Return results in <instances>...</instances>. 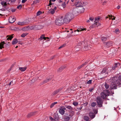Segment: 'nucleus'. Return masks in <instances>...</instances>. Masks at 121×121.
Instances as JSON below:
<instances>
[{
    "mask_svg": "<svg viewBox=\"0 0 121 121\" xmlns=\"http://www.w3.org/2000/svg\"><path fill=\"white\" fill-rule=\"evenodd\" d=\"M117 77H115L111 78L109 80V82H110V87L112 89H115L117 88V86L120 85L117 81Z\"/></svg>",
    "mask_w": 121,
    "mask_h": 121,
    "instance_id": "1",
    "label": "nucleus"
},
{
    "mask_svg": "<svg viewBox=\"0 0 121 121\" xmlns=\"http://www.w3.org/2000/svg\"><path fill=\"white\" fill-rule=\"evenodd\" d=\"M74 17L73 14L71 13H69L66 14L63 17L65 23H69Z\"/></svg>",
    "mask_w": 121,
    "mask_h": 121,
    "instance_id": "2",
    "label": "nucleus"
},
{
    "mask_svg": "<svg viewBox=\"0 0 121 121\" xmlns=\"http://www.w3.org/2000/svg\"><path fill=\"white\" fill-rule=\"evenodd\" d=\"M64 23H65V22L62 16L57 18L55 21V24L58 26H60Z\"/></svg>",
    "mask_w": 121,
    "mask_h": 121,
    "instance_id": "3",
    "label": "nucleus"
},
{
    "mask_svg": "<svg viewBox=\"0 0 121 121\" xmlns=\"http://www.w3.org/2000/svg\"><path fill=\"white\" fill-rule=\"evenodd\" d=\"M96 101L98 105V107H101L102 106L103 101L101 97L98 96L96 99Z\"/></svg>",
    "mask_w": 121,
    "mask_h": 121,
    "instance_id": "4",
    "label": "nucleus"
},
{
    "mask_svg": "<svg viewBox=\"0 0 121 121\" xmlns=\"http://www.w3.org/2000/svg\"><path fill=\"white\" fill-rule=\"evenodd\" d=\"M43 28V26L41 25H35L30 27V29L31 30H40Z\"/></svg>",
    "mask_w": 121,
    "mask_h": 121,
    "instance_id": "5",
    "label": "nucleus"
},
{
    "mask_svg": "<svg viewBox=\"0 0 121 121\" xmlns=\"http://www.w3.org/2000/svg\"><path fill=\"white\" fill-rule=\"evenodd\" d=\"M84 44V42L83 41L79 43L75 47L77 51L81 49L82 48V45H83Z\"/></svg>",
    "mask_w": 121,
    "mask_h": 121,
    "instance_id": "6",
    "label": "nucleus"
},
{
    "mask_svg": "<svg viewBox=\"0 0 121 121\" xmlns=\"http://www.w3.org/2000/svg\"><path fill=\"white\" fill-rule=\"evenodd\" d=\"M108 93L107 91H104L100 94L101 97L103 99H106L108 96Z\"/></svg>",
    "mask_w": 121,
    "mask_h": 121,
    "instance_id": "7",
    "label": "nucleus"
},
{
    "mask_svg": "<svg viewBox=\"0 0 121 121\" xmlns=\"http://www.w3.org/2000/svg\"><path fill=\"white\" fill-rule=\"evenodd\" d=\"M86 30V29L81 28H78L77 29V30H75L74 31V35H79L81 33V32L84 30Z\"/></svg>",
    "mask_w": 121,
    "mask_h": 121,
    "instance_id": "8",
    "label": "nucleus"
},
{
    "mask_svg": "<svg viewBox=\"0 0 121 121\" xmlns=\"http://www.w3.org/2000/svg\"><path fill=\"white\" fill-rule=\"evenodd\" d=\"M84 45H82V48L85 50H87L90 49L91 48L89 46V44H88L86 42H84Z\"/></svg>",
    "mask_w": 121,
    "mask_h": 121,
    "instance_id": "9",
    "label": "nucleus"
},
{
    "mask_svg": "<svg viewBox=\"0 0 121 121\" xmlns=\"http://www.w3.org/2000/svg\"><path fill=\"white\" fill-rule=\"evenodd\" d=\"M66 110V108L63 107L61 108L59 110V113L62 115H63L65 114V110Z\"/></svg>",
    "mask_w": 121,
    "mask_h": 121,
    "instance_id": "10",
    "label": "nucleus"
},
{
    "mask_svg": "<svg viewBox=\"0 0 121 121\" xmlns=\"http://www.w3.org/2000/svg\"><path fill=\"white\" fill-rule=\"evenodd\" d=\"M100 19V17L99 16L97 17H96L95 18V23L92 25V27H93L94 26L96 25L97 24L96 23H97V22L99 21V20Z\"/></svg>",
    "mask_w": 121,
    "mask_h": 121,
    "instance_id": "11",
    "label": "nucleus"
},
{
    "mask_svg": "<svg viewBox=\"0 0 121 121\" xmlns=\"http://www.w3.org/2000/svg\"><path fill=\"white\" fill-rule=\"evenodd\" d=\"M16 18L13 16L10 17L9 18V22L10 23H12L14 22Z\"/></svg>",
    "mask_w": 121,
    "mask_h": 121,
    "instance_id": "12",
    "label": "nucleus"
},
{
    "mask_svg": "<svg viewBox=\"0 0 121 121\" xmlns=\"http://www.w3.org/2000/svg\"><path fill=\"white\" fill-rule=\"evenodd\" d=\"M112 43L111 41L105 42L104 43V44L106 47H109L110 46H112Z\"/></svg>",
    "mask_w": 121,
    "mask_h": 121,
    "instance_id": "13",
    "label": "nucleus"
},
{
    "mask_svg": "<svg viewBox=\"0 0 121 121\" xmlns=\"http://www.w3.org/2000/svg\"><path fill=\"white\" fill-rule=\"evenodd\" d=\"M77 8H74L73 10V15H76L79 13Z\"/></svg>",
    "mask_w": 121,
    "mask_h": 121,
    "instance_id": "14",
    "label": "nucleus"
},
{
    "mask_svg": "<svg viewBox=\"0 0 121 121\" xmlns=\"http://www.w3.org/2000/svg\"><path fill=\"white\" fill-rule=\"evenodd\" d=\"M78 10L79 13H83L84 11V8H78Z\"/></svg>",
    "mask_w": 121,
    "mask_h": 121,
    "instance_id": "15",
    "label": "nucleus"
},
{
    "mask_svg": "<svg viewBox=\"0 0 121 121\" xmlns=\"http://www.w3.org/2000/svg\"><path fill=\"white\" fill-rule=\"evenodd\" d=\"M56 9V8H54L53 9H51L49 11V13L51 14H53L54 13Z\"/></svg>",
    "mask_w": 121,
    "mask_h": 121,
    "instance_id": "16",
    "label": "nucleus"
},
{
    "mask_svg": "<svg viewBox=\"0 0 121 121\" xmlns=\"http://www.w3.org/2000/svg\"><path fill=\"white\" fill-rule=\"evenodd\" d=\"M89 116L91 118H93L95 117V114L94 113L90 112L89 113Z\"/></svg>",
    "mask_w": 121,
    "mask_h": 121,
    "instance_id": "17",
    "label": "nucleus"
},
{
    "mask_svg": "<svg viewBox=\"0 0 121 121\" xmlns=\"http://www.w3.org/2000/svg\"><path fill=\"white\" fill-rule=\"evenodd\" d=\"M65 66H62L60 68L58 69L57 71L58 72H61L65 68Z\"/></svg>",
    "mask_w": 121,
    "mask_h": 121,
    "instance_id": "18",
    "label": "nucleus"
},
{
    "mask_svg": "<svg viewBox=\"0 0 121 121\" xmlns=\"http://www.w3.org/2000/svg\"><path fill=\"white\" fill-rule=\"evenodd\" d=\"M1 4L3 7H7L8 5H9V4H7L5 2L2 1L1 3Z\"/></svg>",
    "mask_w": 121,
    "mask_h": 121,
    "instance_id": "19",
    "label": "nucleus"
},
{
    "mask_svg": "<svg viewBox=\"0 0 121 121\" xmlns=\"http://www.w3.org/2000/svg\"><path fill=\"white\" fill-rule=\"evenodd\" d=\"M61 90V89H59L55 91L53 93V94L55 95L58 93Z\"/></svg>",
    "mask_w": 121,
    "mask_h": 121,
    "instance_id": "20",
    "label": "nucleus"
},
{
    "mask_svg": "<svg viewBox=\"0 0 121 121\" xmlns=\"http://www.w3.org/2000/svg\"><path fill=\"white\" fill-rule=\"evenodd\" d=\"M54 118L55 120H58L59 118V116L58 114L57 113H55L54 115Z\"/></svg>",
    "mask_w": 121,
    "mask_h": 121,
    "instance_id": "21",
    "label": "nucleus"
},
{
    "mask_svg": "<svg viewBox=\"0 0 121 121\" xmlns=\"http://www.w3.org/2000/svg\"><path fill=\"white\" fill-rule=\"evenodd\" d=\"M4 41L1 42L0 43V49H2V48H4V44H5Z\"/></svg>",
    "mask_w": 121,
    "mask_h": 121,
    "instance_id": "22",
    "label": "nucleus"
},
{
    "mask_svg": "<svg viewBox=\"0 0 121 121\" xmlns=\"http://www.w3.org/2000/svg\"><path fill=\"white\" fill-rule=\"evenodd\" d=\"M117 81L120 85H121V75H120L119 77H117Z\"/></svg>",
    "mask_w": 121,
    "mask_h": 121,
    "instance_id": "23",
    "label": "nucleus"
},
{
    "mask_svg": "<svg viewBox=\"0 0 121 121\" xmlns=\"http://www.w3.org/2000/svg\"><path fill=\"white\" fill-rule=\"evenodd\" d=\"M18 42V41L16 39H14L12 41V44L13 45H14L16 44Z\"/></svg>",
    "mask_w": 121,
    "mask_h": 121,
    "instance_id": "24",
    "label": "nucleus"
},
{
    "mask_svg": "<svg viewBox=\"0 0 121 121\" xmlns=\"http://www.w3.org/2000/svg\"><path fill=\"white\" fill-rule=\"evenodd\" d=\"M8 8H2L0 9V13H2L4 11L8 10L7 9Z\"/></svg>",
    "mask_w": 121,
    "mask_h": 121,
    "instance_id": "25",
    "label": "nucleus"
},
{
    "mask_svg": "<svg viewBox=\"0 0 121 121\" xmlns=\"http://www.w3.org/2000/svg\"><path fill=\"white\" fill-rule=\"evenodd\" d=\"M27 69L26 67H19V70L22 71H25Z\"/></svg>",
    "mask_w": 121,
    "mask_h": 121,
    "instance_id": "26",
    "label": "nucleus"
},
{
    "mask_svg": "<svg viewBox=\"0 0 121 121\" xmlns=\"http://www.w3.org/2000/svg\"><path fill=\"white\" fill-rule=\"evenodd\" d=\"M34 112H31L30 113H29L27 115V117L29 118L31 116L34 115Z\"/></svg>",
    "mask_w": 121,
    "mask_h": 121,
    "instance_id": "27",
    "label": "nucleus"
},
{
    "mask_svg": "<svg viewBox=\"0 0 121 121\" xmlns=\"http://www.w3.org/2000/svg\"><path fill=\"white\" fill-rule=\"evenodd\" d=\"M118 64V65H119L120 64V63H118L117 64V63L115 64L114 66H113L112 67V69L113 70H115V69L117 67Z\"/></svg>",
    "mask_w": 121,
    "mask_h": 121,
    "instance_id": "28",
    "label": "nucleus"
},
{
    "mask_svg": "<svg viewBox=\"0 0 121 121\" xmlns=\"http://www.w3.org/2000/svg\"><path fill=\"white\" fill-rule=\"evenodd\" d=\"M17 23L18 25L21 26H23L25 25L24 21L23 22H18Z\"/></svg>",
    "mask_w": 121,
    "mask_h": 121,
    "instance_id": "29",
    "label": "nucleus"
},
{
    "mask_svg": "<svg viewBox=\"0 0 121 121\" xmlns=\"http://www.w3.org/2000/svg\"><path fill=\"white\" fill-rule=\"evenodd\" d=\"M104 86H105V88L106 89H108L109 87V84L106 82L104 84Z\"/></svg>",
    "mask_w": 121,
    "mask_h": 121,
    "instance_id": "30",
    "label": "nucleus"
},
{
    "mask_svg": "<svg viewBox=\"0 0 121 121\" xmlns=\"http://www.w3.org/2000/svg\"><path fill=\"white\" fill-rule=\"evenodd\" d=\"M30 19L28 20H26L24 21L25 25L27 24L28 23H30Z\"/></svg>",
    "mask_w": 121,
    "mask_h": 121,
    "instance_id": "31",
    "label": "nucleus"
},
{
    "mask_svg": "<svg viewBox=\"0 0 121 121\" xmlns=\"http://www.w3.org/2000/svg\"><path fill=\"white\" fill-rule=\"evenodd\" d=\"M107 69L106 68H104L103 69L102 71L101 72V73L102 74L103 73H105L107 71Z\"/></svg>",
    "mask_w": 121,
    "mask_h": 121,
    "instance_id": "32",
    "label": "nucleus"
},
{
    "mask_svg": "<svg viewBox=\"0 0 121 121\" xmlns=\"http://www.w3.org/2000/svg\"><path fill=\"white\" fill-rule=\"evenodd\" d=\"M16 9H13L12 8H10L9 9V10H8L9 12H10V11H11L12 12H14L16 10Z\"/></svg>",
    "mask_w": 121,
    "mask_h": 121,
    "instance_id": "33",
    "label": "nucleus"
},
{
    "mask_svg": "<svg viewBox=\"0 0 121 121\" xmlns=\"http://www.w3.org/2000/svg\"><path fill=\"white\" fill-rule=\"evenodd\" d=\"M84 119L85 120L88 121L89 120V118L88 116H85L84 117Z\"/></svg>",
    "mask_w": 121,
    "mask_h": 121,
    "instance_id": "34",
    "label": "nucleus"
},
{
    "mask_svg": "<svg viewBox=\"0 0 121 121\" xmlns=\"http://www.w3.org/2000/svg\"><path fill=\"white\" fill-rule=\"evenodd\" d=\"M53 77V76H51L47 78L46 79L49 81L51 80L52 78Z\"/></svg>",
    "mask_w": 121,
    "mask_h": 121,
    "instance_id": "35",
    "label": "nucleus"
},
{
    "mask_svg": "<svg viewBox=\"0 0 121 121\" xmlns=\"http://www.w3.org/2000/svg\"><path fill=\"white\" fill-rule=\"evenodd\" d=\"M66 107L68 109H69L70 110H73V108L70 106H66Z\"/></svg>",
    "mask_w": 121,
    "mask_h": 121,
    "instance_id": "36",
    "label": "nucleus"
},
{
    "mask_svg": "<svg viewBox=\"0 0 121 121\" xmlns=\"http://www.w3.org/2000/svg\"><path fill=\"white\" fill-rule=\"evenodd\" d=\"M64 119L65 121H67L69 120L70 118L69 117L67 116Z\"/></svg>",
    "mask_w": 121,
    "mask_h": 121,
    "instance_id": "37",
    "label": "nucleus"
},
{
    "mask_svg": "<svg viewBox=\"0 0 121 121\" xmlns=\"http://www.w3.org/2000/svg\"><path fill=\"white\" fill-rule=\"evenodd\" d=\"M27 34L26 33H23L21 35V36L22 37L24 38Z\"/></svg>",
    "mask_w": 121,
    "mask_h": 121,
    "instance_id": "38",
    "label": "nucleus"
},
{
    "mask_svg": "<svg viewBox=\"0 0 121 121\" xmlns=\"http://www.w3.org/2000/svg\"><path fill=\"white\" fill-rule=\"evenodd\" d=\"M107 39V38L106 37H102L101 40L103 41H106Z\"/></svg>",
    "mask_w": 121,
    "mask_h": 121,
    "instance_id": "39",
    "label": "nucleus"
},
{
    "mask_svg": "<svg viewBox=\"0 0 121 121\" xmlns=\"http://www.w3.org/2000/svg\"><path fill=\"white\" fill-rule=\"evenodd\" d=\"M42 11H38L37 13V16H39L42 13Z\"/></svg>",
    "mask_w": 121,
    "mask_h": 121,
    "instance_id": "40",
    "label": "nucleus"
},
{
    "mask_svg": "<svg viewBox=\"0 0 121 121\" xmlns=\"http://www.w3.org/2000/svg\"><path fill=\"white\" fill-rule=\"evenodd\" d=\"M96 105V103L95 102H92L91 103V105L92 107H95Z\"/></svg>",
    "mask_w": 121,
    "mask_h": 121,
    "instance_id": "41",
    "label": "nucleus"
},
{
    "mask_svg": "<svg viewBox=\"0 0 121 121\" xmlns=\"http://www.w3.org/2000/svg\"><path fill=\"white\" fill-rule=\"evenodd\" d=\"M13 34L12 35H11V36H10L9 37L7 38V39H9L10 40H11L12 39L13 37Z\"/></svg>",
    "mask_w": 121,
    "mask_h": 121,
    "instance_id": "42",
    "label": "nucleus"
},
{
    "mask_svg": "<svg viewBox=\"0 0 121 121\" xmlns=\"http://www.w3.org/2000/svg\"><path fill=\"white\" fill-rule=\"evenodd\" d=\"M73 104L75 106H76L78 105V103L77 102H74L73 103Z\"/></svg>",
    "mask_w": 121,
    "mask_h": 121,
    "instance_id": "43",
    "label": "nucleus"
},
{
    "mask_svg": "<svg viewBox=\"0 0 121 121\" xmlns=\"http://www.w3.org/2000/svg\"><path fill=\"white\" fill-rule=\"evenodd\" d=\"M56 0H49V5H51L52 4V3H51V1L54 2L56 1Z\"/></svg>",
    "mask_w": 121,
    "mask_h": 121,
    "instance_id": "44",
    "label": "nucleus"
},
{
    "mask_svg": "<svg viewBox=\"0 0 121 121\" xmlns=\"http://www.w3.org/2000/svg\"><path fill=\"white\" fill-rule=\"evenodd\" d=\"M88 63V62H85L84 63H83L81 65V66L82 67L85 65H86L87 63Z\"/></svg>",
    "mask_w": 121,
    "mask_h": 121,
    "instance_id": "45",
    "label": "nucleus"
},
{
    "mask_svg": "<svg viewBox=\"0 0 121 121\" xmlns=\"http://www.w3.org/2000/svg\"><path fill=\"white\" fill-rule=\"evenodd\" d=\"M44 35H42L40 37L39 39L40 40H41L43 39V37H44Z\"/></svg>",
    "mask_w": 121,
    "mask_h": 121,
    "instance_id": "46",
    "label": "nucleus"
},
{
    "mask_svg": "<svg viewBox=\"0 0 121 121\" xmlns=\"http://www.w3.org/2000/svg\"><path fill=\"white\" fill-rule=\"evenodd\" d=\"M91 80H90L87 82V83L88 84H91Z\"/></svg>",
    "mask_w": 121,
    "mask_h": 121,
    "instance_id": "47",
    "label": "nucleus"
},
{
    "mask_svg": "<svg viewBox=\"0 0 121 121\" xmlns=\"http://www.w3.org/2000/svg\"><path fill=\"white\" fill-rule=\"evenodd\" d=\"M62 7H63V8H64L65 7H66V4H65V2H64L62 4Z\"/></svg>",
    "mask_w": 121,
    "mask_h": 121,
    "instance_id": "48",
    "label": "nucleus"
},
{
    "mask_svg": "<svg viewBox=\"0 0 121 121\" xmlns=\"http://www.w3.org/2000/svg\"><path fill=\"white\" fill-rule=\"evenodd\" d=\"M65 44H63L62 45H61V46H60V47H59L58 48L59 49H60L64 47L65 46Z\"/></svg>",
    "mask_w": 121,
    "mask_h": 121,
    "instance_id": "49",
    "label": "nucleus"
},
{
    "mask_svg": "<svg viewBox=\"0 0 121 121\" xmlns=\"http://www.w3.org/2000/svg\"><path fill=\"white\" fill-rule=\"evenodd\" d=\"M50 119L52 121H54L55 120L52 117H50Z\"/></svg>",
    "mask_w": 121,
    "mask_h": 121,
    "instance_id": "50",
    "label": "nucleus"
},
{
    "mask_svg": "<svg viewBox=\"0 0 121 121\" xmlns=\"http://www.w3.org/2000/svg\"><path fill=\"white\" fill-rule=\"evenodd\" d=\"M48 81L46 79L45 80H44L43 81V83H46Z\"/></svg>",
    "mask_w": 121,
    "mask_h": 121,
    "instance_id": "51",
    "label": "nucleus"
},
{
    "mask_svg": "<svg viewBox=\"0 0 121 121\" xmlns=\"http://www.w3.org/2000/svg\"><path fill=\"white\" fill-rule=\"evenodd\" d=\"M119 31V30L118 29H116V30H115L114 32L115 33H117V32H118Z\"/></svg>",
    "mask_w": 121,
    "mask_h": 121,
    "instance_id": "52",
    "label": "nucleus"
},
{
    "mask_svg": "<svg viewBox=\"0 0 121 121\" xmlns=\"http://www.w3.org/2000/svg\"><path fill=\"white\" fill-rule=\"evenodd\" d=\"M94 18L93 17H90L89 18V20L93 21L94 20Z\"/></svg>",
    "mask_w": 121,
    "mask_h": 121,
    "instance_id": "53",
    "label": "nucleus"
},
{
    "mask_svg": "<svg viewBox=\"0 0 121 121\" xmlns=\"http://www.w3.org/2000/svg\"><path fill=\"white\" fill-rule=\"evenodd\" d=\"M54 105L55 104L53 103H52L50 106L51 108H52Z\"/></svg>",
    "mask_w": 121,
    "mask_h": 121,
    "instance_id": "54",
    "label": "nucleus"
},
{
    "mask_svg": "<svg viewBox=\"0 0 121 121\" xmlns=\"http://www.w3.org/2000/svg\"><path fill=\"white\" fill-rule=\"evenodd\" d=\"M46 39H49V38L48 37H43V39L45 40Z\"/></svg>",
    "mask_w": 121,
    "mask_h": 121,
    "instance_id": "55",
    "label": "nucleus"
},
{
    "mask_svg": "<svg viewBox=\"0 0 121 121\" xmlns=\"http://www.w3.org/2000/svg\"><path fill=\"white\" fill-rule=\"evenodd\" d=\"M27 0H22V3H24L25 2H26Z\"/></svg>",
    "mask_w": 121,
    "mask_h": 121,
    "instance_id": "56",
    "label": "nucleus"
},
{
    "mask_svg": "<svg viewBox=\"0 0 121 121\" xmlns=\"http://www.w3.org/2000/svg\"><path fill=\"white\" fill-rule=\"evenodd\" d=\"M82 67L81 65L79 66L77 68V69L78 70L79 69H80Z\"/></svg>",
    "mask_w": 121,
    "mask_h": 121,
    "instance_id": "57",
    "label": "nucleus"
},
{
    "mask_svg": "<svg viewBox=\"0 0 121 121\" xmlns=\"http://www.w3.org/2000/svg\"><path fill=\"white\" fill-rule=\"evenodd\" d=\"M106 3V1H104L103 3V5H105Z\"/></svg>",
    "mask_w": 121,
    "mask_h": 121,
    "instance_id": "58",
    "label": "nucleus"
},
{
    "mask_svg": "<svg viewBox=\"0 0 121 121\" xmlns=\"http://www.w3.org/2000/svg\"><path fill=\"white\" fill-rule=\"evenodd\" d=\"M93 89V88H91L90 89H89V91H90L91 92L92 91Z\"/></svg>",
    "mask_w": 121,
    "mask_h": 121,
    "instance_id": "59",
    "label": "nucleus"
},
{
    "mask_svg": "<svg viewBox=\"0 0 121 121\" xmlns=\"http://www.w3.org/2000/svg\"><path fill=\"white\" fill-rule=\"evenodd\" d=\"M16 0H9V1L11 2H15Z\"/></svg>",
    "mask_w": 121,
    "mask_h": 121,
    "instance_id": "60",
    "label": "nucleus"
},
{
    "mask_svg": "<svg viewBox=\"0 0 121 121\" xmlns=\"http://www.w3.org/2000/svg\"><path fill=\"white\" fill-rule=\"evenodd\" d=\"M22 7V5L21 4H20L18 6H17V8H21Z\"/></svg>",
    "mask_w": 121,
    "mask_h": 121,
    "instance_id": "61",
    "label": "nucleus"
},
{
    "mask_svg": "<svg viewBox=\"0 0 121 121\" xmlns=\"http://www.w3.org/2000/svg\"><path fill=\"white\" fill-rule=\"evenodd\" d=\"M11 70V68L9 69L7 71V72L8 73H9L10 71Z\"/></svg>",
    "mask_w": 121,
    "mask_h": 121,
    "instance_id": "62",
    "label": "nucleus"
},
{
    "mask_svg": "<svg viewBox=\"0 0 121 121\" xmlns=\"http://www.w3.org/2000/svg\"><path fill=\"white\" fill-rule=\"evenodd\" d=\"M55 56H52L51 58V59H53L54 58V57H55Z\"/></svg>",
    "mask_w": 121,
    "mask_h": 121,
    "instance_id": "63",
    "label": "nucleus"
},
{
    "mask_svg": "<svg viewBox=\"0 0 121 121\" xmlns=\"http://www.w3.org/2000/svg\"><path fill=\"white\" fill-rule=\"evenodd\" d=\"M18 44L22 45V43L20 41H19L18 42Z\"/></svg>",
    "mask_w": 121,
    "mask_h": 121,
    "instance_id": "64",
    "label": "nucleus"
}]
</instances>
